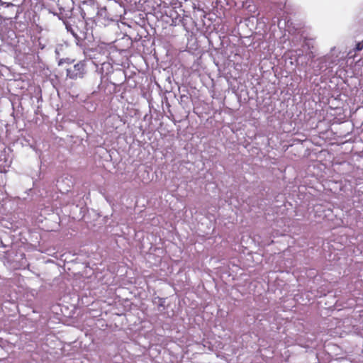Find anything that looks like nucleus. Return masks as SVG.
Instances as JSON below:
<instances>
[{
    "instance_id": "obj_1",
    "label": "nucleus",
    "mask_w": 363,
    "mask_h": 363,
    "mask_svg": "<svg viewBox=\"0 0 363 363\" xmlns=\"http://www.w3.org/2000/svg\"><path fill=\"white\" fill-rule=\"evenodd\" d=\"M80 10L81 15L84 20H91L98 13V6L94 1L83 2Z\"/></svg>"
},
{
    "instance_id": "obj_2",
    "label": "nucleus",
    "mask_w": 363,
    "mask_h": 363,
    "mask_svg": "<svg viewBox=\"0 0 363 363\" xmlns=\"http://www.w3.org/2000/svg\"><path fill=\"white\" fill-rule=\"evenodd\" d=\"M86 71V63L84 61H80L75 64L72 67L67 69V76L72 79L82 78Z\"/></svg>"
},
{
    "instance_id": "obj_3",
    "label": "nucleus",
    "mask_w": 363,
    "mask_h": 363,
    "mask_svg": "<svg viewBox=\"0 0 363 363\" xmlns=\"http://www.w3.org/2000/svg\"><path fill=\"white\" fill-rule=\"evenodd\" d=\"M363 49V40L357 43L355 47V51H360Z\"/></svg>"
}]
</instances>
